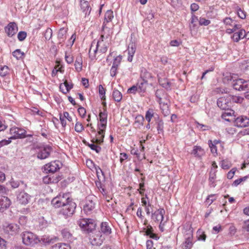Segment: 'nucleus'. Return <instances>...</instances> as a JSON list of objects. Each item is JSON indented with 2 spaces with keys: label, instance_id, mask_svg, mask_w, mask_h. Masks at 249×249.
Masks as SVG:
<instances>
[{
  "label": "nucleus",
  "instance_id": "1",
  "mask_svg": "<svg viewBox=\"0 0 249 249\" xmlns=\"http://www.w3.org/2000/svg\"><path fill=\"white\" fill-rule=\"evenodd\" d=\"M51 203L55 208L62 207L59 214L62 215L65 218L71 216L76 207V203L70 198L69 193L60 194L53 198Z\"/></svg>",
  "mask_w": 249,
  "mask_h": 249
},
{
  "label": "nucleus",
  "instance_id": "2",
  "mask_svg": "<svg viewBox=\"0 0 249 249\" xmlns=\"http://www.w3.org/2000/svg\"><path fill=\"white\" fill-rule=\"evenodd\" d=\"M104 39L100 37L97 42L94 40L92 42L89 52V57L91 60L96 58L97 54L104 53L107 51L109 44L105 42Z\"/></svg>",
  "mask_w": 249,
  "mask_h": 249
},
{
  "label": "nucleus",
  "instance_id": "3",
  "mask_svg": "<svg viewBox=\"0 0 249 249\" xmlns=\"http://www.w3.org/2000/svg\"><path fill=\"white\" fill-rule=\"evenodd\" d=\"M193 232V230L191 226H187L184 228L183 233L185 241L181 245L182 249H191L192 248L194 244Z\"/></svg>",
  "mask_w": 249,
  "mask_h": 249
},
{
  "label": "nucleus",
  "instance_id": "4",
  "mask_svg": "<svg viewBox=\"0 0 249 249\" xmlns=\"http://www.w3.org/2000/svg\"><path fill=\"white\" fill-rule=\"evenodd\" d=\"M77 224L83 230L88 232H91L95 229L96 227V221L90 218H82L77 221Z\"/></svg>",
  "mask_w": 249,
  "mask_h": 249
},
{
  "label": "nucleus",
  "instance_id": "5",
  "mask_svg": "<svg viewBox=\"0 0 249 249\" xmlns=\"http://www.w3.org/2000/svg\"><path fill=\"white\" fill-rule=\"evenodd\" d=\"M22 242L27 246H34L40 242L39 238L30 231H24L22 234Z\"/></svg>",
  "mask_w": 249,
  "mask_h": 249
},
{
  "label": "nucleus",
  "instance_id": "6",
  "mask_svg": "<svg viewBox=\"0 0 249 249\" xmlns=\"http://www.w3.org/2000/svg\"><path fill=\"white\" fill-rule=\"evenodd\" d=\"M232 87L236 90L248 91L249 90V80L242 79L233 80Z\"/></svg>",
  "mask_w": 249,
  "mask_h": 249
},
{
  "label": "nucleus",
  "instance_id": "7",
  "mask_svg": "<svg viewBox=\"0 0 249 249\" xmlns=\"http://www.w3.org/2000/svg\"><path fill=\"white\" fill-rule=\"evenodd\" d=\"M107 111L106 108H104L103 111H101L99 113L100 124H98V127H99L100 128L99 134L103 133V132L106 130L107 123Z\"/></svg>",
  "mask_w": 249,
  "mask_h": 249
},
{
  "label": "nucleus",
  "instance_id": "8",
  "mask_svg": "<svg viewBox=\"0 0 249 249\" xmlns=\"http://www.w3.org/2000/svg\"><path fill=\"white\" fill-rule=\"evenodd\" d=\"M10 133L12 136L9 139H21L25 137L26 131L18 127H12L10 129Z\"/></svg>",
  "mask_w": 249,
  "mask_h": 249
},
{
  "label": "nucleus",
  "instance_id": "9",
  "mask_svg": "<svg viewBox=\"0 0 249 249\" xmlns=\"http://www.w3.org/2000/svg\"><path fill=\"white\" fill-rule=\"evenodd\" d=\"M51 151V147L49 146L40 147L37 152V157L41 160L45 159L50 156Z\"/></svg>",
  "mask_w": 249,
  "mask_h": 249
},
{
  "label": "nucleus",
  "instance_id": "10",
  "mask_svg": "<svg viewBox=\"0 0 249 249\" xmlns=\"http://www.w3.org/2000/svg\"><path fill=\"white\" fill-rule=\"evenodd\" d=\"M61 165L60 162L58 160L52 161L44 166V169L47 172L54 173L60 169Z\"/></svg>",
  "mask_w": 249,
  "mask_h": 249
},
{
  "label": "nucleus",
  "instance_id": "11",
  "mask_svg": "<svg viewBox=\"0 0 249 249\" xmlns=\"http://www.w3.org/2000/svg\"><path fill=\"white\" fill-rule=\"evenodd\" d=\"M165 210L163 208H160L154 213H152L151 218L155 222H161L163 221Z\"/></svg>",
  "mask_w": 249,
  "mask_h": 249
},
{
  "label": "nucleus",
  "instance_id": "12",
  "mask_svg": "<svg viewBox=\"0 0 249 249\" xmlns=\"http://www.w3.org/2000/svg\"><path fill=\"white\" fill-rule=\"evenodd\" d=\"M31 199V196L24 191L19 192L17 195V201L22 205H26Z\"/></svg>",
  "mask_w": 249,
  "mask_h": 249
},
{
  "label": "nucleus",
  "instance_id": "13",
  "mask_svg": "<svg viewBox=\"0 0 249 249\" xmlns=\"http://www.w3.org/2000/svg\"><path fill=\"white\" fill-rule=\"evenodd\" d=\"M235 125L239 127H245L249 126V119L246 116H241L234 120Z\"/></svg>",
  "mask_w": 249,
  "mask_h": 249
},
{
  "label": "nucleus",
  "instance_id": "14",
  "mask_svg": "<svg viewBox=\"0 0 249 249\" xmlns=\"http://www.w3.org/2000/svg\"><path fill=\"white\" fill-rule=\"evenodd\" d=\"M5 233L11 235H16L18 231L19 227L16 224H10L4 227Z\"/></svg>",
  "mask_w": 249,
  "mask_h": 249
},
{
  "label": "nucleus",
  "instance_id": "15",
  "mask_svg": "<svg viewBox=\"0 0 249 249\" xmlns=\"http://www.w3.org/2000/svg\"><path fill=\"white\" fill-rule=\"evenodd\" d=\"M238 31H235L231 36L232 40L236 42H238L240 39L244 38L247 37L248 34L246 33V31L244 29L240 28L238 29Z\"/></svg>",
  "mask_w": 249,
  "mask_h": 249
},
{
  "label": "nucleus",
  "instance_id": "16",
  "mask_svg": "<svg viewBox=\"0 0 249 249\" xmlns=\"http://www.w3.org/2000/svg\"><path fill=\"white\" fill-rule=\"evenodd\" d=\"M104 239L100 233L95 234L90 238V242L93 246H100L103 244Z\"/></svg>",
  "mask_w": 249,
  "mask_h": 249
},
{
  "label": "nucleus",
  "instance_id": "17",
  "mask_svg": "<svg viewBox=\"0 0 249 249\" xmlns=\"http://www.w3.org/2000/svg\"><path fill=\"white\" fill-rule=\"evenodd\" d=\"M234 114V111L229 108L225 110V111L222 113L221 117L225 121L230 122L235 119Z\"/></svg>",
  "mask_w": 249,
  "mask_h": 249
},
{
  "label": "nucleus",
  "instance_id": "18",
  "mask_svg": "<svg viewBox=\"0 0 249 249\" xmlns=\"http://www.w3.org/2000/svg\"><path fill=\"white\" fill-rule=\"evenodd\" d=\"M5 31L9 36L14 35L18 31V27L15 23H10L5 28Z\"/></svg>",
  "mask_w": 249,
  "mask_h": 249
},
{
  "label": "nucleus",
  "instance_id": "19",
  "mask_svg": "<svg viewBox=\"0 0 249 249\" xmlns=\"http://www.w3.org/2000/svg\"><path fill=\"white\" fill-rule=\"evenodd\" d=\"M229 99L225 97L219 98L217 101L218 107L222 110H226L229 108L230 105H229Z\"/></svg>",
  "mask_w": 249,
  "mask_h": 249
},
{
  "label": "nucleus",
  "instance_id": "20",
  "mask_svg": "<svg viewBox=\"0 0 249 249\" xmlns=\"http://www.w3.org/2000/svg\"><path fill=\"white\" fill-rule=\"evenodd\" d=\"M80 8L82 12L84 13L85 16L89 15L91 8L89 4L88 1L85 0H80Z\"/></svg>",
  "mask_w": 249,
  "mask_h": 249
},
{
  "label": "nucleus",
  "instance_id": "21",
  "mask_svg": "<svg viewBox=\"0 0 249 249\" xmlns=\"http://www.w3.org/2000/svg\"><path fill=\"white\" fill-rule=\"evenodd\" d=\"M136 49V45L135 42H131L128 46L127 48L128 54V56L127 58V60L129 62H131L133 59V57L134 54L135 53Z\"/></svg>",
  "mask_w": 249,
  "mask_h": 249
},
{
  "label": "nucleus",
  "instance_id": "22",
  "mask_svg": "<svg viewBox=\"0 0 249 249\" xmlns=\"http://www.w3.org/2000/svg\"><path fill=\"white\" fill-rule=\"evenodd\" d=\"M114 18L113 12L111 10H107L105 14L103 28L106 27V24H112L111 21Z\"/></svg>",
  "mask_w": 249,
  "mask_h": 249
},
{
  "label": "nucleus",
  "instance_id": "23",
  "mask_svg": "<svg viewBox=\"0 0 249 249\" xmlns=\"http://www.w3.org/2000/svg\"><path fill=\"white\" fill-rule=\"evenodd\" d=\"M11 204L10 200L6 196L0 197V211H3L8 208Z\"/></svg>",
  "mask_w": 249,
  "mask_h": 249
},
{
  "label": "nucleus",
  "instance_id": "24",
  "mask_svg": "<svg viewBox=\"0 0 249 249\" xmlns=\"http://www.w3.org/2000/svg\"><path fill=\"white\" fill-rule=\"evenodd\" d=\"M159 102L160 105V108L162 111V113L164 116H167L170 115V111L169 108V105L167 103L162 102L161 101V98H159Z\"/></svg>",
  "mask_w": 249,
  "mask_h": 249
},
{
  "label": "nucleus",
  "instance_id": "25",
  "mask_svg": "<svg viewBox=\"0 0 249 249\" xmlns=\"http://www.w3.org/2000/svg\"><path fill=\"white\" fill-rule=\"evenodd\" d=\"M113 26L112 24H106V27L103 28V25L102 26V35L101 37L102 38H107L109 37L112 33L111 29V26Z\"/></svg>",
  "mask_w": 249,
  "mask_h": 249
},
{
  "label": "nucleus",
  "instance_id": "26",
  "mask_svg": "<svg viewBox=\"0 0 249 249\" xmlns=\"http://www.w3.org/2000/svg\"><path fill=\"white\" fill-rule=\"evenodd\" d=\"M152 78V74L145 69L141 71L140 80L148 83V80Z\"/></svg>",
  "mask_w": 249,
  "mask_h": 249
},
{
  "label": "nucleus",
  "instance_id": "27",
  "mask_svg": "<svg viewBox=\"0 0 249 249\" xmlns=\"http://www.w3.org/2000/svg\"><path fill=\"white\" fill-rule=\"evenodd\" d=\"M98 133L96 135L95 137L92 140L91 142H93V143H96L97 144H101L104 142L105 130L103 132V133H101V134H99L100 128L99 127H98Z\"/></svg>",
  "mask_w": 249,
  "mask_h": 249
},
{
  "label": "nucleus",
  "instance_id": "28",
  "mask_svg": "<svg viewBox=\"0 0 249 249\" xmlns=\"http://www.w3.org/2000/svg\"><path fill=\"white\" fill-rule=\"evenodd\" d=\"M59 178L58 177H54V175H48L43 178V182L45 184H50L57 183L59 181Z\"/></svg>",
  "mask_w": 249,
  "mask_h": 249
},
{
  "label": "nucleus",
  "instance_id": "29",
  "mask_svg": "<svg viewBox=\"0 0 249 249\" xmlns=\"http://www.w3.org/2000/svg\"><path fill=\"white\" fill-rule=\"evenodd\" d=\"M158 80L160 84L164 88L168 89H170L171 83L168 81L166 78H162L160 74H157Z\"/></svg>",
  "mask_w": 249,
  "mask_h": 249
},
{
  "label": "nucleus",
  "instance_id": "30",
  "mask_svg": "<svg viewBox=\"0 0 249 249\" xmlns=\"http://www.w3.org/2000/svg\"><path fill=\"white\" fill-rule=\"evenodd\" d=\"M147 85L148 83L142 81L140 79L138 80L136 85L139 90V94H143L146 91Z\"/></svg>",
  "mask_w": 249,
  "mask_h": 249
},
{
  "label": "nucleus",
  "instance_id": "31",
  "mask_svg": "<svg viewBox=\"0 0 249 249\" xmlns=\"http://www.w3.org/2000/svg\"><path fill=\"white\" fill-rule=\"evenodd\" d=\"M100 231L106 235H109L111 233V229L107 222H104L101 223L100 225Z\"/></svg>",
  "mask_w": 249,
  "mask_h": 249
},
{
  "label": "nucleus",
  "instance_id": "32",
  "mask_svg": "<svg viewBox=\"0 0 249 249\" xmlns=\"http://www.w3.org/2000/svg\"><path fill=\"white\" fill-rule=\"evenodd\" d=\"M191 153L195 157H201L204 154L205 152L200 146H195Z\"/></svg>",
  "mask_w": 249,
  "mask_h": 249
},
{
  "label": "nucleus",
  "instance_id": "33",
  "mask_svg": "<svg viewBox=\"0 0 249 249\" xmlns=\"http://www.w3.org/2000/svg\"><path fill=\"white\" fill-rule=\"evenodd\" d=\"M95 208V204L92 200L87 201L83 208L84 212L88 213H90Z\"/></svg>",
  "mask_w": 249,
  "mask_h": 249
},
{
  "label": "nucleus",
  "instance_id": "34",
  "mask_svg": "<svg viewBox=\"0 0 249 249\" xmlns=\"http://www.w3.org/2000/svg\"><path fill=\"white\" fill-rule=\"evenodd\" d=\"M52 249H71L69 244L63 243H58L52 247Z\"/></svg>",
  "mask_w": 249,
  "mask_h": 249
},
{
  "label": "nucleus",
  "instance_id": "35",
  "mask_svg": "<svg viewBox=\"0 0 249 249\" xmlns=\"http://www.w3.org/2000/svg\"><path fill=\"white\" fill-rule=\"evenodd\" d=\"M74 67L76 71L77 72H80L82 70V59L81 56L76 57L74 63Z\"/></svg>",
  "mask_w": 249,
  "mask_h": 249
},
{
  "label": "nucleus",
  "instance_id": "36",
  "mask_svg": "<svg viewBox=\"0 0 249 249\" xmlns=\"http://www.w3.org/2000/svg\"><path fill=\"white\" fill-rule=\"evenodd\" d=\"M61 234L63 238L67 240H71L72 238V234L68 229H64L61 231Z\"/></svg>",
  "mask_w": 249,
  "mask_h": 249
},
{
  "label": "nucleus",
  "instance_id": "37",
  "mask_svg": "<svg viewBox=\"0 0 249 249\" xmlns=\"http://www.w3.org/2000/svg\"><path fill=\"white\" fill-rule=\"evenodd\" d=\"M155 115L158 116L157 114L155 113L153 109H149L146 112L145 114V119L147 121V122L149 123L151 120V119L153 117H155Z\"/></svg>",
  "mask_w": 249,
  "mask_h": 249
},
{
  "label": "nucleus",
  "instance_id": "38",
  "mask_svg": "<svg viewBox=\"0 0 249 249\" xmlns=\"http://www.w3.org/2000/svg\"><path fill=\"white\" fill-rule=\"evenodd\" d=\"M112 97L116 102H120L122 99V95L118 90L114 89L112 92Z\"/></svg>",
  "mask_w": 249,
  "mask_h": 249
},
{
  "label": "nucleus",
  "instance_id": "39",
  "mask_svg": "<svg viewBox=\"0 0 249 249\" xmlns=\"http://www.w3.org/2000/svg\"><path fill=\"white\" fill-rule=\"evenodd\" d=\"M144 118L142 115H138L135 118L134 124L136 127H140L143 125Z\"/></svg>",
  "mask_w": 249,
  "mask_h": 249
},
{
  "label": "nucleus",
  "instance_id": "40",
  "mask_svg": "<svg viewBox=\"0 0 249 249\" xmlns=\"http://www.w3.org/2000/svg\"><path fill=\"white\" fill-rule=\"evenodd\" d=\"M67 31L64 28L59 30L58 33V38L60 41H63L66 38Z\"/></svg>",
  "mask_w": 249,
  "mask_h": 249
},
{
  "label": "nucleus",
  "instance_id": "41",
  "mask_svg": "<svg viewBox=\"0 0 249 249\" xmlns=\"http://www.w3.org/2000/svg\"><path fill=\"white\" fill-rule=\"evenodd\" d=\"M223 22L226 26H229L231 27H233V25H240L239 24L236 23L233 19L230 18H226L223 19Z\"/></svg>",
  "mask_w": 249,
  "mask_h": 249
},
{
  "label": "nucleus",
  "instance_id": "42",
  "mask_svg": "<svg viewBox=\"0 0 249 249\" xmlns=\"http://www.w3.org/2000/svg\"><path fill=\"white\" fill-rule=\"evenodd\" d=\"M157 129L159 134L162 133L163 132V122L161 120L159 119L156 122Z\"/></svg>",
  "mask_w": 249,
  "mask_h": 249
},
{
  "label": "nucleus",
  "instance_id": "43",
  "mask_svg": "<svg viewBox=\"0 0 249 249\" xmlns=\"http://www.w3.org/2000/svg\"><path fill=\"white\" fill-rule=\"evenodd\" d=\"M11 185L13 188H17L18 187L20 184L26 187V185L22 181H16L12 179L10 182Z\"/></svg>",
  "mask_w": 249,
  "mask_h": 249
},
{
  "label": "nucleus",
  "instance_id": "44",
  "mask_svg": "<svg viewBox=\"0 0 249 249\" xmlns=\"http://www.w3.org/2000/svg\"><path fill=\"white\" fill-rule=\"evenodd\" d=\"M229 100L233 102L240 103L243 102L244 99L240 96L230 95L228 97Z\"/></svg>",
  "mask_w": 249,
  "mask_h": 249
},
{
  "label": "nucleus",
  "instance_id": "45",
  "mask_svg": "<svg viewBox=\"0 0 249 249\" xmlns=\"http://www.w3.org/2000/svg\"><path fill=\"white\" fill-rule=\"evenodd\" d=\"M24 53L20 49H17L13 52V55L17 59L22 58Z\"/></svg>",
  "mask_w": 249,
  "mask_h": 249
},
{
  "label": "nucleus",
  "instance_id": "46",
  "mask_svg": "<svg viewBox=\"0 0 249 249\" xmlns=\"http://www.w3.org/2000/svg\"><path fill=\"white\" fill-rule=\"evenodd\" d=\"M241 28V25H233V27H232L231 28H227L226 32L227 33L230 34L232 33H234L235 31H237L238 29H240Z\"/></svg>",
  "mask_w": 249,
  "mask_h": 249
},
{
  "label": "nucleus",
  "instance_id": "47",
  "mask_svg": "<svg viewBox=\"0 0 249 249\" xmlns=\"http://www.w3.org/2000/svg\"><path fill=\"white\" fill-rule=\"evenodd\" d=\"M92 142V143H88V145L91 149L95 151L97 153H100L101 151V147L97 145V144H95V143H93V142Z\"/></svg>",
  "mask_w": 249,
  "mask_h": 249
},
{
  "label": "nucleus",
  "instance_id": "48",
  "mask_svg": "<svg viewBox=\"0 0 249 249\" xmlns=\"http://www.w3.org/2000/svg\"><path fill=\"white\" fill-rule=\"evenodd\" d=\"M122 59V56L120 55L115 57L113 60L112 66L116 67L118 68L121 63Z\"/></svg>",
  "mask_w": 249,
  "mask_h": 249
},
{
  "label": "nucleus",
  "instance_id": "49",
  "mask_svg": "<svg viewBox=\"0 0 249 249\" xmlns=\"http://www.w3.org/2000/svg\"><path fill=\"white\" fill-rule=\"evenodd\" d=\"M215 178H216V175L214 172L213 173H210V177L209 178V183H210V186L213 187H215V184L214 183V179H215Z\"/></svg>",
  "mask_w": 249,
  "mask_h": 249
},
{
  "label": "nucleus",
  "instance_id": "50",
  "mask_svg": "<svg viewBox=\"0 0 249 249\" xmlns=\"http://www.w3.org/2000/svg\"><path fill=\"white\" fill-rule=\"evenodd\" d=\"M9 71V68L6 66H4L0 68V75L1 76H5Z\"/></svg>",
  "mask_w": 249,
  "mask_h": 249
},
{
  "label": "nucleus",
  "instance_id": "51",
  "mask_svg": "<svg viewBox=\"0 0 249 249\" xmlns=\"http://www.w3.org/2000/svg\"><path fill=\"white\" fill-rule=\"evenodd\" d=\"M53 32L51 29L47 28L44 33V37L46 40H50L52 36Z\"/></svg>",
  "mask_w": 249,
  "mask_h": 249
},
{
  "label": "nucleus",
  "instance_id": "52",
  "mask_svg": "<svg viewBox=\"0 0 249 249\" xmlns=\"http://www.w3.org/2000/svg\"><path fill=\"white\" fill-rule=\"evenodd\" d=\"M99 93L101 97V100H103L105 99V89L103 88V87L100 85L99 86Z\"/></svg>",
  "mask_w": 249,
  "mask_h": 249
},
{
  "label": "nucleus",
  "instance_id": "53",
  "mask_svg": "<svg viewBox=\"0 0 249 249\" xmlns=\"http://www.w3.org/2000/svg\"><path fill=\"white\" fill-rule=\"evenodd\" d=\"M65 58L66 61L68 64H71L73 61V56L70 54V53H68L67 52H66L65 53Z\"/></svg>",
  "mask_w": 249,
  "mask_h": 249
},
{
  "label": "nucleus",
  "instance_id": "54",
  "mask_svg": "<svg viewBox=\"0 0 249 249\" xmlns=\"http://www.w3.org/2000/svg\"><path fill=\"white\" fill-rule=\"evenodd\" d=\"M127 93H132V94H136V92H138L139 93V90L136 86V85H134L133 86H132V87H131L130 88H129L128 89H127Z\"/></svg>",
  "mask_w": 249,
  "mask_h": 249
},
{
  "label": "nucleus",
  "instance_id": "55",
  "mask_svg": "<svg viewBox=\"0 0 249 249\" xmlns=\"http://www.w3.org/2000/svg\"><path fill=\"white\" fill-rule=\"evenodd\" d=\"M197 127L202 131L208 130L211 129L210 126L198 123H197Z\"/></svg>",
  "mask_w": 249,
  "mask_h": 249
},
{
  "label": "nucleus",
  "instance_id": "56",
  "mask_svg": "<svg viewBox=\"0 0 249 249\" xmlns=\"http://www.w3.org/2000/svg\"><path fill=\"white\" fill-rule=\"evenodd\" d=\"M27 36V33L24 31H20L18 33V38L19 41L24 40Z\"/></svg>",
  "mask_w": 249,
  "mask_h": 249
},
{
  "label": "nucleus",
  "instance_id": "57",
  "mask_svg": "<svg viewBox=\"0 0 249 249\" xmlns=\"http://www.w3.org/2000/svg\"><path fill=\"white\" fill-rule=\"evenodd\" d=\"M199 23L200 25L207 26L211 23V21L210 20L206 19L204 18H200Z\"/></svg>",
  "mask_w": 249,
  "mask_h": 249
},
{
  "label": "nucleus",
  "instance_id": "58",
  "mask_svg": "<svg viewBox=\"0 0 249 249\" xmlns=\"http://www.w3.org/2000/svg\"><path fill=\"white\" fill-rule=\"evenodd\" d=\"M75 130L77 132H81L84 130V127L81 123L77 122L75 125Z\"/></svg>",
  "mask_w": 249,
  "mask_h": 249
},
{
  "label": "nucleus",
  "instance_id": "59",
  "mask_svg": "<svg viewBox=\"0 0 249 249\" xmlns=\"http://www.w3.org/2000/svg\"><path fill=\"white\" fill-rule=\"evenodd\" d=\"M221 167L224 169H228L230 168L231 164L226 160H222L221 163Z\"/></svg>",
  "mask_w": 249,
  "mask_h": 249
},
{
  "label": "nucleus",
  "instance_id": "60",
  "mask_svg": "<svg viewBox=\"0 0 249 249\" xmlns=\"http://www.w3.org/2000/svg\"><path fill=\"white\" fill-rule=\"evenodd\" d=\"M208 144L209 145V146L211 148V152L213 153H215L217 152V149L216 147L214 144H213L212 142V141L211 140H209L208 141Z\"/></svg>",
  "mask_w": 249,
  "mask_h": 249
},
{
  "label": "nucleus",
  "instance_id": "61",
  "mask_svg": "<svg viewBox=\"0 0 249 249\" xmlns=\"http://www.w3.org/2000/svg\"><path fill=\"white\" fill-rule=\"evenodd\" d=\"M78 112L79 115L82 117H85L86 113V110L83 107H80L78 109Z\"/></svg>",
  "mask_w": 249,
  "mask_h": 249
},
{
  "label": "nucleus",
  "instance_id": "62",
  "mask_svg": "<svg viewBox=\"0 0 249 249\" xmlns=\"http://www.w3.org/2000/svg\"><path fill=\"white\" fill-rule=\"evenodd\" d=\"M242 229L244 231L249 232V220L246 221L243 223Z\"/></svg>",
  "mask_w": 249,
  "mask_h": 249
},
{
  "label": "nucleus",
  "instance_id": "63",
  "mask_svg": "<svg viewBox=\"0 0 249 249\" xmlns=\"http://www.w3.org/2000/svg\"><path fill=\"white\" fill-rule=\"evenodd\" d=\"M237 14L238 17L241 19H244L246 18V15L245 12L241 9H239L237 11Z\"/></svg>",
  "mask_w": 249,
  "mask_h": 249
},
{
  "label": "nucleus",
  "instance_id": "64",
  "mask_svg": "<svg viewBox=\"0 0 249 249\" xmlns=\"http://www.w3.org/2000/svg\"><path fill=\"white\" fill-rule=\"evenodd\" d=\"M146 249H155V248H153V242L151 240H148L146 243Z\"/></svg>",
  "mask_w": 249,
  "mask_h": 249
}]
</instances>
